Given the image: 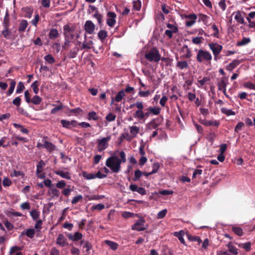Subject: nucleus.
I'll return each instance as SVG.
<instances>
[{
	"mask_svg": "<svg viewBox=\"0 0 255 255\" xmlns=\"http://www.w3.org/2000/svg\"><path fill=\"white\" fill-rule=\"evenodd\" d=\"M106 165L110 168L113 173H118L121 170V164L119 161V158L116 155L108 158L106 161Z\"/></svg>",
	"mask_w": 255,
	"mask_h": 255,
	"instance_id": "nucleus-1",
	"label": "nucleus"
},
{
	"mask_svg": "<svg viewBox=\"0 0 255 255\" xmlns=\"http://www.w3.org/2000/svg\"><path fill=\"white\" fill-rule=\"evenodd\" d=\"M212 56L208 51L199 49L197 51L196 60L199 63H211Z\"/></svg>",
	"mask_w": 255,
	"mask_h": 255,
	"instance_id": "nucleus-2",
	"label": "nucleus"
},
{
	"mask_svg": "<svg viewBox=\"0 0 255 255\" xmlns=\"http://www.w3.org/2000/svg\"><path fill=\"white\" fill-rule=\"evenodd\" d=\"M145 58L149 62H158L160 59V55L156 47H153L145 54Z\"/></svg>",
	"mask_w": 255,
	"mask_h": 255,
	"instance_id": "nucleus-3",
	"label": "nucleus"
},
{
	"mask_svg": "<svg viewBox=\"0 0 255 255\" xmlns=\"http://www.w3.org/2000/svg\"><path fill=\"white\" fill-rule=\"evenodd\" d=\"M75 26L71 24H67L63 27V34L65 36L66 41H69L74 38V31L75 30Z\"/></svg>",
	"mask_w": 255,
	"mask_h": 255,
	"instance_id": "nucleus-4",
	"label": "nucleus"
},
{
	"mask_svg": "<svg viewBox=\"0 0 255 255\" xmlns=\"http://www.w3.org/2000/svg\"><path fill=\"white\" fill-rule=\"evenodd\" d=\"M145 220L142 217H140L139 219L131 226V230L137 231H143L146 230L148 226L145 225Z\"/></svg>",
	"mask_w": 255,
	"mask_h": 255,
	"instance_id": "nucleus-5",
	"label": "nucleus"
},
{
	"mask_svg": "<svg viewBox=\"0 0 255 255\" xmlns=\"http://www.w3.org/2000/svg\"><path fill=\"white\" fill-rule=\"evenodd\" d=\"M111 140V135H108L101 139H97L98 150L101 152L106 149L108 146V142Z\"/></svg>",
	"mask_w": 255,
	"mask_h": 255,
	"instance_id": "nucleus-6",
	"label": "nucleus"
},
{
	"mask_svg": "<svg viewBox=\"0 0 255 255\" xmlns=\"http://www.w3.org/2000/svg\"><path fill=\"white\" fill-rule=\"evenodd\" d=\"M161 109L157 107H149L145 110L146 112H145V118H148L151 115L157 116L160 113Z\"/></svg>",
	"mask_w": 255,
	"mask_h": 255,
	"instance_id": "nucleus-7",
	"label": "nucleus"
},
{
	"mask_svg": "<svg viewBox=\"0 0 255 255\" xmlns=\"http://www.w3.org/2000/svg\"><path fill=\"white\" fill-rule=\"evenodd\" d=\"M209 46L214 55L219 54L223 49V46L217 43H209Z\"/></svg>",
	"mask_w": 255,
	"mask_h": 255,
	"instance_id": "nucleus-8",
	"label": "nucleus"
},
{
	"mask_svg": "<svg viewBox=\"0 0 255 255\" xmlns=\"http://www.w3.org/2000/svg\"><path fill=\"white\" fill-rule=\"evenodd\" d=\"M56 243L57 245L62 247H64L68 245L67 239L62 234L58 235Z\"/></svg>",
	"mask_w": 255,
	"mask_h": 255,
	"instance_id": "nucleus-9",
	"label": "nucleus"
},
{
	"mask_svg": "<svg viewBox=\"0 0 255 255\" xmlns=\"http://www.w3.org/2000/svg\"><path fill=\"white\" fill-rule=\"evenodd\" d=\"M85 30L89 34H92L95 30V24L90 20H88L85 24Z\"/></svg>",
	"mask_w": 255,
	"mask_h": 255,
	"instance_id": "nucleus-10",
	"label": "nucleus"
},
{
	"mask_svg": "<svg viewBox=\"0 0 255 255\" xmlns=\"http://www.w3.org/2000/svg\"><path fill=\"white\" fill-rule=\"evenodd\" d=\"M228 84V80L225 77H222L218 82L217 86L219 90L226 88L227 85Z\"/></svg>",
	"mask_w": 255,
	"mask_h": 255,
	"instance_id": "nucleus-11",
	"label": "nucleus"
},
{
	"mask_svg": "<svg viewBox=\"0 0 255 255\" xmlns=\"http://www.w3.org/2000/svg\"><path fill=\"white\" fill-rule=\"evenodd\" d=\"M125 96L124 90H121L117 94L115 98L112 97L111 104H113L114 102H120L123 100V98Z\"/></svg>",
	"mask_w": 255,
	"mask_h": 255,
	"instance_id": "nucleus-12",
	"label": "nucleus"
},
{
	"mask_svg": "<svg viewBox=\"0 0 255 255\" xmlns=\"http://www.w3.org/2000/svg\"><path fill=\"white\" fill-rule=\"evenodd\" d=\"M43 147L46 148L49 152L56 150V146L51 142L47 140H43Z\"/></svg>",
	"mask_w": 255,
	"mask_h": 255,
	"instance_id": "nucleus-13",
	"label": "nucleus"
},
{
	"mask_svg": "<svg viewBox=\"0 0 255 255\" xmlns=\"http://www.w3.org/2000/svg\"><path fill=\"white\" fill-rule=\"evenodd\" d=\"M53 172L61 177L70 180L71 178V174L69 172H64L62 170H54Z\"/></svg>",
	"mask_w": 255,
	"mask_h": 255,
	"instance_id": "nucleus-14",
	"label": "nucleus"
},
{
	"mask_svg": "<svg viewBox=\"0 0 255 255\" xmlns=\"http://www.w3.org/2000/svg\"><path fill=\"white\" fill-rule=\"evenodd\" d=\"M48 194L51 195L50 200L54 198V197H58L60 194V191L55 188H51L48 191Z\"/></svg>",
	"mask_w": 255,
	"mask_h": 255,
	"instance_id": "nucleus-15",
	"label": "nucleus"
},
{
	"mask_svg": "<svg viewBox=\"0 0 255 255\" xmlns=\"http://www.w3.org/2000/svg\"><path fill=\"white\" fill-rule=\"evenodd\" d=\"M160 118H156L152 120L148 124V127L149 128L156 129L160 126V122L157 123L156 121H159Z\"/></svg>",
	"mask_w": 255,
	"mask_h": 255,
	"instance_id": "nucleus-16",
	"label": "nucleus"
},
{
	"mask_svg": "<svg viewBox=\"0 0 255 255\" xmlns=\"http://www.w3.org/2000/svg\"><path fill=\"white\" fill-rule=\"evenodd\" d=\"M176 67L180 70L187 69L189 67V63L185 60L178 61L176 63Z\"/></svg>",
	"mask_w": 255,
	"mask_h": 255,
	"instance_id": "nucleus-17",
	"label": "nucleus"
},
{
	"mask_svg": "<svg viewBox=\"0 0 255 255\" xmlns=\"http://www.w3.org/2000/svg\"><path fill=\"white\" fill-rule=\"evenodd\" d=\"M227 247L228 248V250L231 254L234 255H237L238 254V250L235 246L233 245L232 242H229L227 245Z\"/></svg>",
	"mask_w": 255,
	"mask_h": 255,
	"instance_id": "nucleus-18",
	"label": "nucleus"
},
{
	"mask_svg": "<svg viewBox=\"0 0 255 255\" xmlns=\"http://www.w3.org/2000/svg\"><path fill=\"white\" fill-rule=\"evenodd\" d=\"M184 234V232L183 231H180L178 232H175L174 233V236L177 237L182 244L185 245V242L183 237Z\"/></svg>",
	"mask_w": 255,
	"mask_h": 255,
	"instance_id": "nucleus-19",
	"label": "nucleus"
},
{
	"mask_svg": "<svg viewBox=\"0 0 255 255\" xmlns=\"http://www.w3.org/2000/svg\"><path fill=\"white\" fill-rule=\"evenodd\" d=\"M78 51L79 48L77 47H74L70 50L67 54V57L70 59L75 58L77 55Z\"/></svg>",
	"mask_w": 255,
	"mask_h": 255,
	"instance_id": "nucleus-20",
	"label": "nucleus"
},
{
	"mask_svg": "<svg viewBox=\"0 0 255 255\" xmlns=\"http://www.w3.org/2000/svg\"><path fill=\"white\" fill-rule=\"evenodd\" d=\"M133 117L138 120H142L145 118V113L143 112V110H137L134 114Z\"/></svg>",
	"mask_w": 255,
	"mask_h": 255,
	"instance_id": "nucleus-21",
	"label": "nucleus"
},
{
	"mask_svg": "<svg viewBox=\"0 0 255 255\" xmlns=\"http://www.w3.org/2000/svg\"><path fill=\"white\" fill-rule=\"evenodd\" d=\"M241 61L239 60H234L232 62L230 63L227 67V70L231 71L237 67L240 64Z\"/></svg>",
	"mask_w": 255,
	"mask_h": 255,
	"instance_id": "nucleus-22",
	"label": "nucleus"
},
{
	"mask_svg": "<svg viewBox=\"0 0 255 255\" xmlns=\"http://www.w3.org/2000/svg\"><path fill=\"white\" fill-rule=\"evenodd\" d=\"M28 25V22L26 20H22L19 23L18 30L20 32L25 31Z\"/></svg>",
	"mask_w": 255,
	"mask_h": 255,
	"instance_id": "nucleus-23",
	"label": "nucleus"
},
{
	"mask_svg": "<svg viewBox=\"0 0 255 255\" xmlns=\"http://www.w3.org/2000/svg\"><path fill=\"white\" fill-rule=\"evenodd\" d=\"M203 124L206 126H214L216 127H218L220 125V122L216 120H210L205 121Z\"/></svg>",
	"mask_w": 255,
	"mask_h": 255,
	"instance_id": "nucleus-24",
	"label": "nucleus"
},
{
	"mask_svg": "<svg viewBox=\"0 0 255 255\" xmlns=\"http://www.w3.org/2000/svg\"><path fill=\"white\" fill-rule=\"evenodd\" d=\"M12 125L14 126V127L17 129H19L20 130L21 132L25 134H28L29 132V130L25 128L23 126L18 124L16 123H12Z\"/></svg>",
	"mask_w": 255,
	"mask_h": 255,
	"instance_id": "nucleus-25",
	"label": "nucleus"
},
{
	"mask_svg": "<svg viewBox=\"0 0 255 255\" xmlns=\"http://www.w3.org/2000/svg\"><path fill=\"white\" fill-rule=\"evenodd\" d=\"M30 215L34 221L39 220L40 212L35 209L32 210L30 212Z\"/></svg>",
	"mask_w": 255,
	"mask_h": 255,
	"instance_id": "nucleus-26",
	"label": "nucleus"
},
{
	"mask_svg": "<svg viewBox=\"0 0 255 255\" xmlns=\"http://www.w3.org/2000/svg\"><path fill=\"white\" fill-rule=\"evenodd\" d=\"M31 102L34 105H40L42 101V99L39 96L35 95L31 99Z\"/></svg>",
	"mask_w": 255,
	"mask_h": 255,
	"instance_id": "nucleus-27",
	"label": "nucleus"
},
{
	"mask_svg": "<svg viewBox=\"0 0 255 255\" xmlns=\"http://www.w3.org/2000/svg\"><path fill=\"white\" fill-rule=\"evenodd\" d=\"M48 35L51 39H55L59 36V33L57 29L53 28L50 31Z\"/></svg>",
	"mask_w": 255,
	"mask_h": 255,
	"instance_id": "nucleus-28",
	"label": "nucleus"
},
{
	"mask_svg": "<svg viewBox=\"0 0 255 255\" xmlns=\"http://www.w3.org/2000/svg\"><path fill=\"white\" fill-rule=\"evenodd\" d=\"M15 85H16V82L13 80H11V81L10 83L9 89L6 94L7 96H9L13 93V91L15 88Z\"/></svg>",
	"mask_w": 255,
	"mask_h": 255,
	"instance_id": "nucleus-29",
	"label": "nucleus"
},
{
	"mask_svg": "<svg viewBox=\"0 0 255 255\" xmlns=\"http://www.w3.org/2000/svg\"><path fill=\"white\" fill-rule=\"evenodd\" d=\"M105 243L106 245L109 246L110 247V248L113 250H117L118 247V244L113 241L106 240L105 241Z\"/></svg>",
	"mask_w": 255,
	"mask_h": 255,
	"instance_id": "nucleus-30",
	"label": "nucleus"
},
{
	"mask_svg": "<svg viewBox=\"0 0 255 255\" xmlns=\"http://www.w3.org/2000/svg\"><path fill=\"white\" fill-rule=\"evenodd\" d=\"M232 231L238 236H242L244 234L242 229L239 227L233 226Z\"/></svg>",
	"mask_w": 255,
	"mask_h": 255,
	"instance_id": "nucleus-31",
	"label": "nucleus"
},
{
	"mask_svg": "<svg viewBox=\"0 0 255 255\" xmlns=\"http://www.w3.org/2000/svg\"><path fill=\"white\" fill-rule=\"evenodd\" d=\"M210 80V78L208 77H204L202 79L198 80L197 81L198 84V87L199 88H202L205 84Z\"/></svg>",
	"mask_w": 255,
	"mask_h": 255,
	"instance_id": "nucleus-32",
	"label": "nucleus"
},
{
	"mask_svg": "<svg viewBox=\"0 0 255 255\" xmlns=\"http://www.w3.org/2000/svg\"><path fill=\"white\" fill-rule=\"evenodd\" d=\"M187 236H188V239L190 241L197 242H198L199 245H200L202 242L201 239L198 236H191L190 235H188Z\"/></svg>",
	"mask_w": 255,
	"mask_h": 255,
	"instance_id": "nucleus-33",
	"label": "nucleus"
},
{
	"mask_svg": "<svg viewBox=\"0 0 255 255\" xmlns=\"http://www.w3.org/2000/svg\"><path fill=\"white\" fill-rule=\"evenodd\" d=\"M107 32L104 30H101L99 31V32L98 33V36L99 38L103 41L107 37Z\"/></svg>",
	"mask_w": 255,
	"mask_h": 255,
	"instance_id": "nucleus-34",
	"label": "nucleus"
},
{
	"mask_svg": "<svg viewBox=\"0 0 255 255\" xmlns=\"http://www.w3.org/2000/svg\"><path fill=\"white\" fill-rule=\"evenodd\" d=\"M45 166V163L43 160H40L36 166V172L41 173L43 171V168Z\"/></svg>",
	"mask_w": 255,
	"mask_h": 255,
	"instance_id": "nucleus-35",
	"label": "nucleus"
},
{
	"mask_svg": "<svg viewBox=\"0 0 255 255\" xmlns=\"http://www.w3.org/2000/svg\"><path fill=\"white\" fill-rule=\"evenodd\" d=\"M39 85V82L38 81H35L31 85L33 92L35 94H37L39 92L38 86Z\"/></svg>",
	"mask_w": 255,
	"mask_h": 255,
	"instance_id": "nucleus-36",
	"label": "nucleus"
},
{
	"mask_svg": "<svg viewBox=\"0 0 255 255\" xmlns=\"http://www.w3.org/2000/svg\"><path fill=\"white\" fill-rule=\"evenodd\" d=\"M83 176L87 180L93 179L96 178L95 174L89 173L86 171L82 173Z\"/></svg>",
	"mask_w": 255,
	"mask_h": 255,
	"instance_id": "nucleus-37",
	"label": "nucleus"
},
{
	"mask_svg": "<svg viewBox=\"0 0 255 255\" xmlns=\"http://www.w3.org/2000/svg\"><path fill=\"white\" fill-rule=\"evenodd\" d=\"M25 89V86L23 83L22 82L20 81L18 83L16 90V94H19L21 93Z\"/></svg>",
	"mask_w": 255,
	"mask_h": 255,
	"instance_id": "nucleus-38",
	"label": "nucleus"
},
{
	"mask_svg": "<svg viewBox=\"0 0 255 255\" xmlns=\"http://www.w3.org/2000/svg\"><path fill=\"white\" fill-rule=\"evenodd\" d=\"M88 119L89 120H93L94 121H97L99 119V117L95 112L92 111L89 113Z\"/></svg>",
	"mask_w": 255,
	"mask_h": 255,
	"instance_id": "nucleus-39",
	"label": "nucleus"
},
{
	"mask_svg": "<svg viewBox=\"0 0 255 255\" xmlns=\"http://www.w3.org/2000/svg\"><path fill=\"white\" fill-rule=\"evenodd\" d=\"M251 40L249 38L244 37L241 41L237 42V45L238 46H241L245 45L250 42Z\"/></svg>",
	"mask_w": 255,
	"mask_h": 255,
	"instance_id": "nucleus-40",
	"label": "nucleus"
},
{
	"mask_svg": "<svg viewBox=\"0 0 255 255\" xmlns=\"http://www.w3.org/2000/svg\"><path fill=\"white\" fill-rule=\"evenodd\" d=\"M1 34L4 38L6 39H9V36L11 34V32L8 28H4L3 30H2Z\"/></svg>",
	"mask_w": 255,
	"mask_h": 255,
	"instance_id": "nucleus-41",
	"label": "nucleus"
},
{
	"mask_svg": "<svg viewBox=\"0 0 255 255\" xmlns=\"http://www.w3.org/2000/svg\"><path fill=\"white\" fill-rule=\"evenodd\" d=\"M52 106H54L55 107L51 110V114H55L57 112L61 110L63 108V105L61 103H60V105L59 106H56L54 104H53Z\"/></svg>",
	"mask_w": 255,
	"mask_h": 255,
	"instance_id": "nucleus-42",
	"label": "nucleus"
},
{
	"mask_svg": "<svg viewBox=\"0 0 255 255\" xmlns=\"http://www.w3.org/2000/svg\"><path fill=\"white\" fill-rule=\"evenodd\" d=\"M44 60L49 64H53L55 62L54 57L51 54H48L44 56Z\"/></svg>",
	"mask_w": 255,
	"mask_h": 255,
	"instance_id": "nucleus-43",
	"label": "nucleus"
},
{
	"mask_svg": "<svg viewBox=\"0 0 255 255\" xmlns=\"http://www.w3.org/2000/svg\"><path fill=\"white\" fill-rule=\"evenodd\" d=\"M139 130V128L136 126H132L130 127V132L134 137H135L138 133Z\"/></svg>",
	"mask_w": 255,
	"mask_h": 255,
	"instance_id": "nucleus-44",
	"label": "nucleus"
},
{
	"mask_svg": "<svg viewBox=\"0 0 255 255\" xmlns=\"http://www.w3.org/2000/svg\"><path fill=\"white\" fill-rule=\"evenodd\" d=\"M17 111L18 112V113L21 115L24 116L25 117L27 118L30 117L28 113L22 108H20L19 107L17 108Z\"/></svg>",
	"mask_w": 255,
	"mask_h": 255,
	"instance_id": "nucleus-45",
	"label": "nucleus"
},
{
	"mask_svg": "<svg viewBox=\"0 0 255 255\" xmlns=\"http://www.w3.org/2000/svg\"><path fill=\"white\" fill-rule=\"evenodd\" d=\"M204 40V39L202 37H196L192 38V41L194 44H200L203 42Z\"/></svg>",
	"mask_w": 255,
	"mask_h": 255,
	"instance_id": "nucleus-46",
	"label": "nucleus"
},
{
	"mask_svg": "<svg viewBox=\"0 0 255 255\" xmlns=\"http://www.w3.org/2000/svg\"><path fill=\"white\" fill-rule=\"evenodd\" d=\"M142 175V172L139 169H137L134 172V178L132 179L133 181H135L140 178Z\"/></svg>",
	"mask_w": 255,
	"mask_h": 255,
	"instance_id": "nucleus-47",
	"label": "nucleus"
},
{
	"mask_svg": "<svg viewBox=\"0 0 255 255\" xmlns=\"http://www.w3.org/2000/svg\"><path fill=\"white\" fill-rule=\"evenodd\" d=\"M25 235L30 238L34 237L35 235V230L33 229H27L26 231Z\"/></svg>",
	"mask_w": 255,
	"mask_h": 255,
	"instance_id": "nucleus-48",
	"label": "nucleus"
},
{
	"mask_svg": "<svg viewBox=\"0 0 255 255\" xmlns=\"http://www.w3.org/2000/svg\"><path fill=\"white\" fill-rule=\"evenodd\" d=\"M150 94L149 90L143 91L140 89H139L138 96L141 97H147L149 96Z\"/></svg>",
	"mask_w": 255,
	"mask_h": 255,
	"instance_id": "nucleus-49",
	"label": "nucleus"
},
{
	"mask_svg": "<svg viewBox=\"0 0 255 255\" xmlns=\"http://www.w3.org/2000/svg\"><path fill=\"white\" fill-rule=\"evenodd\" d=\"M115 17H111V18L107 19V23L110 27H114L116 23Z\"/></svg>",
	"mask_w": 255,
	"mask_h": 255,
	"instance_id": "nucleus-50",
	"label": "nucleus"
},
{
	"mask_svg": "<svg viewBox=\"0 0 255 255\" xmlns=\"http://www.w3.org/2000/svg\"><path fill=\"white\" fill-rule=\"evenodd\" d=\"M222 112L228 116L235 115L236 114L234 111H232V110H229L227 109H222Z\"/></svg>",
	"mask_w": 255,
	"mask_h": 255,
	"instance_id": "nucleus-51",
	"label": "nucleus"
},
{
	"mask_svg": "<svg viewBox=\"0 0 255 255\" xmlns=\"http://www.w3.org/2000/svg\"><path fill=\"white\" fill-rule=\"evenodd\" d=\"M188 17V18H192V19L187 20L186 22V25L187 27H190V26H192L195 23L196 19L197 18V17Z\"/></svg>",
	"mask_w": 255,
	"mask_h": 255,
	"instance_id": "nucleus-52",
	"label": "nucleus"
},
{
	"mask_svg": "<svg viewBox=\"0 0 255 255\" xmlns=\"http://www.w3.org/2000/svg\"><path fill=\"white\" fill-rule=\"evenodd\" d=\"M244 87L246 88L255 90V84L251 82L245 83L244 84Z\"/></svg>",
	"mask_w": 255,
	"mask_h": 255,
	"instance_id": "nucleus-53",
	"label": "nucleus"
},
{
	"mask_svg": "<svg viewBox=\"0 0 255 255\" xmlns=\"http://www.w3.org/2000/svg\"><path fill=\"white\" fill-rule=\"evenodd\" d=\"M61 124L64 128H66L70 129L71 128V127H70V122L65 120H61Z\"/></svg>",
	"mask_w": 255,
	"mask_h": 255,
	"instance_id": "nucleus-54",
	"label": "nucleus"
},
{
	"mask_svg": "<svg viewBox=\"0 0 255 255\" xmlns=\"http://www.w3.org/2000/svg\"><path fill=\"white\" fill-rule=\"evenodd\" d=\"M105 208V205L103 204H98L97 205H93L92 207V209L93 210H97L99 211H101L102 210Z\"/></svg>",
	"mask_w": 255,
	"mask_h": 255,
	"instance_id": "nucleus-55",
	"label": "nucleus"
},
{
	"mask_svg": "<svg viewBox=\"0 0 255 255\" xmlns=\"http://www.w3.org/2000/svg\"><path fill=\"white\" fill-rule=\"evenodd\" d=\"M141 7V2L139 0L133 1V8L135 10H139Z\"/></svg>",
	"mask_w": 255,
	"mask_h": 255,
	"instance_id": "nucleus-56",
	"label": "nucleus"
},
{
	"mask_svg": "<svg viewBox=\"0 0 255 255\" xmlns=\"http://www.w3.org/2000/svg\"><path fill=\"white\" fill-rule=\"evenodd\" d=\"M93 44V41L90 40L88 42H84L82 44V49H90L91 48V45Z\"/></svg>",
	"mask_w": 255,
	"mask_h": 255,
	"instance_id": "nucleus-57",
	"label": "nucleus"
},
{
	"mask_svg": "<svg viewBox=\"0 0 255 255\" xmlns=\"http://www.w3.org/2000/svg\"><path fill=\"white\" fill-rule=\"evenodd\" d=\"M120 156L121 157V159L119 158V161L120 162V164L123 163H125L126 162V153L124 151H121L120 152Z\"/></svg>",
	"mask_w": 255,
	"mask_h": 255,
	"instance_id": "nucleus-58",
	"label": "nucleus"
},
{
	"mask_svg": "<svg viewBox=\"0 0 255 255\" xmlns=\"http://www.w3.org/2000/svg\"><path fill=\"white\" fill-rule=\"evenodd\" d=\"M116 116L113 113H110L106 117V119L108 122L114 121L116 119Z\"/></svg>",
	"mask_w": 255,
	"mask_h": 255,
	"instance_id": "nucleus-59",
	"label": "nucleus"
},
{
	"mask_svg": "<svg viewBox=\"0 0 255 255\" xmlns=\"http://www.w3.org/2000/svg\"><path fill=\"white\" fill-rule=\"evenodd\" d=\"M21 99L20 97H16L13 101L12 104L16 106L17 108L19 107L21 104Z\"/></svg>",
	"mask_w": 255,
	"mask_h": 255,
	"instance_id": "nucleus-60",
	"label": "nucleus"
},
{
	"mask_svg": "<svg viewBox=\"0 0 255 255\" xmlns=\"http://www.w3.org/2000/svg\"><path fill=\"white\" fill-rule=\"evenodd\" d=\"M12 184L11 181L8 178V177H4L3 182L2 184L3 186L4 187H8L11 185Z\"/></svg>",
	"mask_w": 255,
	"mask_h": 255,
	"instance_id": "nucleus-61",
	"label": "nucleus"
},
{
	"mask_svg": "<svg viewBox=\"0 0 255 255\" xmlns=\"http://www.w3.org/2000/svg\"><path fill=\"white\" fill-rule=\"evenodd\" d=\"M83 235L82 233L79 232H76L73 235L74 240L73 241H78L82 239Z\"/></svg>",
	"mask_w": 255,
	"mask_h": 255,
	"instance_id": "nucleus-62",
	"label": "nucleus"
},
{
	"mask_svg": "<svg viewBox=\"0 0 255 255\" xmlns=\"http://www.w3.org/2000/svg\"><path fill=\"white\" fill-rule=\"evenodd\" d=\"M66 185V182L64 180H60L56 183V187L59 189H63Z\"/></svg>",
	"mask_w": 255,
	"mask_h": 255,
	"instance_id": "nucleus-63",
	"label": "nucleus"
},
{
	"mask_svg": "<svg viewBox=\"0 0 255 255\" xmlns=\"http://www.w3.org/2000/svg\"><path fill=\"white\" fill-rule=\"evenodd\" d=\"M83 197L81 195H79L78 196H75L71 201V203L72 204H75L79 202L81 200H82Z\"/></svg>",
	"mask_w": 255,
	"mask_h": 255,
	"instance_id": "nucleus-64",
	"label": "nucleus"
}]
</instances>
